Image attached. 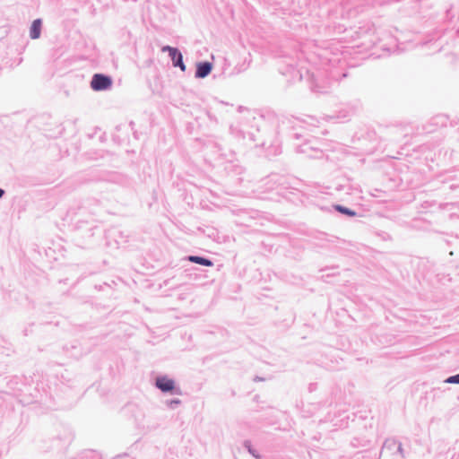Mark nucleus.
Segmentation results:
<instances>
[{
    "label": "nucleus",
    "mask_w": 459,
    "mask_h": 459,
    "mask_svg": "<svg viewBox=\"0 0 459 459\" xmlns=\"http://www.w3.org/2000/svg\"><path fill=\"white\" fill-rule=\"evenodd\" d=\"M113 83L112 76L102 73H96L91 76L90 87L96 92L106 91L112 89Z\"/></svg>",
    "instance_id": "obj_1"
},
{
    "label": "nucleus",
    "mask_w": 459,
    "mask_h": 459,
    "mask_svg": "<svg viewBox=\"0 0 459 459\" xmlns=\"http://www.w3.org/2000/svg\"><path fill=\"white\" fill-rule=\"evenodd\" d=\"M380 456L385 458L395 456L404 457L405 455L400 442L394 438H387L382 446Z\"/></svg>",
    "instance_id": "obj_2"
},
{
    "label": "nucleus",
    "mask_w": 459,
    "mask_h": 459,
    "mask_svg": "<svg viewBox=\"0 0 459 459\" xmlns=\"http://www.w3.org/2000/svg\"><path fill=\"white\" fill-rule=\"evenodd\" d=\"M155 386L164 394H181V390L176 386L175 381L167 376H158L155 378Z\"/></svg>",
    "instance_id": "obj_3"
},
{
    "label": "nucleus",
    "mask_w": 459,
    "mask_h": 459,
    "mask_svg": "<svg viewBox=\"0 0 459 459\" xmlns=\"http://www.w3.org/2000/svg\"><path fill=\"white\" fill-rule=\"evenodd\" d=\"M212 70V64L209 61L198 62L195 66V77L204 79L207 77Z\"/></svg>",
    "instance_id": "obj_4"
},
{
    "label": "nucleus",
    "mask_w": 459,
    "mask_h": 459,
    "mask_svg": "<svg viewBox=\"0 0 459 459\" xmlns=\"http://www.w3.org/2000/svg\"><path fill=\"white\" fill-rule=\"evenodd\" d=\"M169 57L174 67H178L182 72L186 71V66L183 60V55L178 48H177L175 53H172Z\"/></svg>",
    "instance_id": "obj_5"
},
{
    "label": "nucleus",
    "mask_w": 459,
    "mask_h": 459,
    "mask_svg": "<svg viewBox=\"0 0 459 459\" xmlns=\"http://www.w3.org/2000/svg\"><path fill=\"white\" fill-rule=\"evenodd\" d=\"M42 20L40 18L35 19L30 27V37L31 39H37L41 35Z\"/></svg>",
    "instance_id": "obj_6"
},
{
    "label": "nucleus",
    "mask_w": 459,
    "mask_h": 459,
    "mask_svg": "<svg viewBox=\"0 0 459 459\" xmlns=\"http://www.w3.org/2000/svg\"><path fill=\"white\" fill-rule=\"evenodd\" d=\"M186 260L191 262V263L197 264H200V265H203V266L211 267V266L213 265V262L210 258H207V257H204V256L188 255L186 257Z\"/></svg>",
    "instance_id": "obj_7"
},
{
    "label": "nucleus",
    "mask_w": 459,
    "mask_h": 459,
    "mask_svg": "<svg viewBox=\"0 0 459 459\" xmlns=\"http://www.w3.org/2000/svg\"><path fill=\"white\" fill-rule=\"evenodd\" d=\"M102 455L97 451L92 449L83 450L81 454V459H101Z\"/></svg>",
    "instance_id": "obj_8"
},
{
    "label": "nucleus",
    "mask_w": 459,
    "mask_h": 459,
    "mask_svg": "<svg viewBox=\"0 0 459 459\" xmlns=\"http://www.w3.org/2000/svg\"><path fill=\"white\" fill-rule=\"evenodd\" d=\"M333 209L336 212H338L342 214H344L348 217H354L357 215V212L354 210H351V209L345 207L343 205H341V204H334Z\"/></svg>",
    "instance_id": "obj_9"
},
{
    "label": "nucleus",
    "mask_w": 459,
    "mask_h": 459,
    "mask_svg": "<svg viewBox=\"0 0 459 459\" xmlns=\"http://www.w3.org/2000/svg\"><path fill=\"white\" fill-rule=\"evenodd\" d=\"M244 447L247 449V451L253 457H255V459H260L259 455L257 454L256 450L253 448L252 444L249 440H246L244 442Z\"/></svg>",
    "instance_id": "obj_10"
},
{
    "label": "nucleus",
    "mask_w": 459,
    "mask_h": 459,
    "mask_svg": "<svg viewBox=\"0 0 459 459\" xmlns=\"http://www.w3.org/2000/svg\"><path fill=\"white\" fill-rule=\"evenodd\" d=\"M311 91L316 93H326L328 92L329 87L324 86L321 87L317 83H313L310 87Z\"/></svg>",
    "instance_id": "obj_11"
},
{
    "label": "nucleus",
    "mask_w": 459,
    "mask_h": 459,
    "mask_svg": "<svg viewBox=\"0 0 459 459\" xmlns=\"http://www.w3.org/2000/svg\"><path fill=\"white\" fill-rule=\"evenodd\" d=\"M166 404L170 409H176L179 404H181V400L178 398L168 400L166 401Z\"/></svg>",
    "instance_id": "obj_12"
},
{
    "label": "nucleus",
    "mask_w": 459,
    "mask_h": 459,
    "mask_svg": "<svg viewBox=\"0 0 459 459\" xmlns=\"http://www.w3.org/2000/svg\"><path fill=\"white\" fill-rule=\"evenodd\" d=\"M448 384H458L459 385V373L456 375L450 376L445 380Z\"/></svg>",
    "instance_id": "obj_13"
},
{
    "label": "nucleus",
    "mask_w": 459,
    "mask_h": 459,
    "mask_svg": "<svg viewBox=\"0 0 459 459\" xmlns=\"http://www.w3.org/2000/svg\"><path fill=\"white\" fill-rule=\"evenodd\" d=\"M178 48H175V47H171V46H169V45H166V46H163L161 48V52H167L169 54V56L172 54V53H175V50L177 49Z\"/></svg>",
    "instance_id": "obj_14"
},
{
    "label": "nucleus",
    "mask_w": 459,
    "mask_h": 459,
    "mask_svg": "<svg viewBox=\"0 0 459 459\" xmlns=\"http://www.w3.org/2000/svg\"><path fill=\"white\" fill-rule=\"evenodd\" d=\"M53 445L55 446L56 448H61L63 447V445H61V439L59 438H56L52 441Z\"/></svg>",
    "instance_id": "obj_15"
},
{
    "label": "nucleus",
    "mask_w": 459,
    "mask_h": 459,
    "mask_svg": "<svg viewBox=\"0 0 459 459\" xmlns=\"http://www.w3.org/2000/svg\"><path fill=\"white\" fill-rule=\"evenodd\" d=\"M299 152H307V144L303 145V146H300L299 148Z\"/></svg>",
    "instance_id": "obj_16"
},
{
    "label": "nucleus",
    "mask_w": 459,
    "mask_h": 459,
    "mask_svg": "<svg viewBox=\"0 0 459 459\" xmlns=\"http://www.w3.org/2000/svg\"><path fill=\"white\" fill-rule=\"evenodd\" d=\"M5 195V191L4 189H3L2 187H0V198L4 197V195Z\"/></svg>",
    "instance_id": "obj_17"
},
{
    "label": "nucleus",
    "mask_w": 459,
    "mask_h": 459,
    "mask_svg": "<svg viewBox=\"0 0 459 459\" xmlns=\"http://www.w3.org/2000/svg\"><path fill=\"white\" fill-rule=\"evenodd\" d=\"M264 378H263V377H257V376L254 378V381H255V382H257V381H264Z\"/></svg>",
    "instance_id": "obj_18"
},
{
    "label": "nucleus",
    "mask_w": 459,
    "mask_h": 459,
    "mask_svg": "<svg viewBox=\"0 0 459 459\" xmlns=\"http://www.w3.org/2000/svg\"><path fill=\"white\" fill-rule=\"evenodd\" d=\"M110 160H112V154L110 152H105Z\"/></svg>",
    "instance_id": "obj_19"
},
{
    "label": "nucleus",
    "mask_w": 459,
    "mask_h": 459,
    "mask_svg": "<svg viewBox=\"0 0 459 459\" xmlns=\"http://www.w3.org/2000/svg\"><path fill=\"white\" fill-rule=\"evenodd\" d=\"M28 333H29V330H28V329H25V330H24V335H28Z\"/></svg>",
    "instance_id": "obj_20"
},
{
    "label": "nucleus",
    "mask_w": 459,
    "mask_h": 459,
    "mask_svg": "<svg viewBox=\"0 0 459 459\" xmlns=\"http://www.w3.org/2000/svg\"><path fill=\"white\" fill-rule=\"evenodd\" d=\"M328 276H330V274L322 275V278L328 277Z\"/></svg>",
    "instance_id": "obj_21"
},
{
    "label": "nucleus",
    "mask_w": 459,
    "mask_h": 459,
    "mask_svg": "<svg viewBox=\"0 0 459 459\" xmlns=\"http://www.w3.org/2000/svg\"><path fill=\"white\" fill-rule=\"evenodd\" d=\"M100 158H104V152L100 154Z\"/></svg>",
    "instance_id": "obj_22"
}]
</instances>
